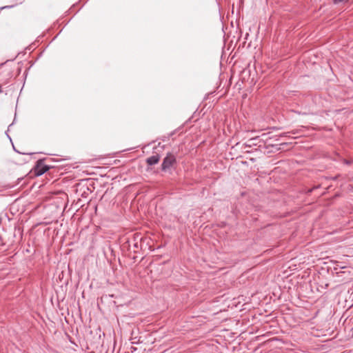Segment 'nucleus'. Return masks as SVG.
<instances>
[{
	"instance_id": "nucleus-1",
	"label": "nucleus",
	"mask_w": 353,
	"mask_h": 353,
	"mask_svg": "<svg viewBox=\"0 0 353 353\" xmlns=\"http://www.w3.org/2000/svg\"><path fill=\"white\" fill-rule=\"evenodd\" d=\"M46 159H39L34 166L30 172L31 176H39L48 171L50 168H54V165L46 163Z\"/></svg>"
},
{
	"instance_id": "nucleus-2",
	"label": "nucleus",
	"mask_w": 353,
	"mask_h": 353,
	"mask_svg": "<svg viewBox=\"0 0 353 353\" xmlns=\"http://www.w3.org/2000/svg\"><path fill=\"white\" fill-rule=\"evenodd\" d=\"M143 152L146 153L148 154H161L165 153V154H171L170 151H165V145L161 143H156L153 142L148 145L145 146L143 148Z\"/></svg>"
},
{
	"instance_id": "nucleus-3",
	"label": "nucleus",
	"mask_w": 353,
	"mask_h": 353,
	"mask_svg": "<svg viewBox=\"0 0 353 353\" xmlns=\"http://www.w3.org/2000/svg\"><path fill=\"white\" fill-rule=\"evenodd\" d=\"M147 238L143 237L140 234H134L132 240L134 252H137L139 249H143V243Z\"/></svg>"
},
{
	"instance_id": "nucleus-4",
	"label": "nucleus",
	"mask_w": 353,
	"mask_h": 353,
	"mask_svg": "<svg viewBox=\"0 0 353 353\" xmlns=\"http://www.w3.org/2000/svg\"><path fill=\"white\" fill-rule=\"evenodd\" d=\"M256 139H250L248 143L245 144L240 145L239 143H237L236 145V147L241 146V148L243 150V152L245 154H251V153H256L259 150V148H252V145H256V143H254V141H255Z\"/></svg>"
},
{
	"instance_id": "nucleus-5",
	"label": "nucleus",
	"mask_w": 353,
	"mask_h": 353,
	"mask_svg": "<svg viewBox=\"0 0 353 353\" xmlns=\"http://www.w3.org/2000/svg\"><path fill=\"white\" fill-rule=\"evenodd\" d=\"M174 162V156H166L161 165L162 170L169 169Z\"/></svg>"
},
{
	"instance_id": "nucleus-6",
	"label": "nucleus",
	"mask_w": 353,
	"mask_h": 353,
	"mask_svg": "<svg viewBox=\"0 0 353 353\" xmlns=\"http://www.w3.org/2000/svg\"><path fill=\"white\" fill-rule=\"evenodd\" d=\"M159 157L160 156H151L147 159V163L150 165H154L159 162Z\"/></svg>"
},
{
	"instance_id": "nucleus-7",
	"label": "nucleus",
	"mask_w": 353,
	"mask_h": 353,
	"mask_svg": "<svg viewBox=\"0 0 353 353\" xmlns=\"http://www.w3.org/2000/svg\"><path fill=\"white\" fill-rule=\"evenodd\" d=\"M343 161H344V163L347 164V165L352 163V160L350 161V160L344 159Z\"/></svg>"
},
{
	"instance_id": "nucleus-8",
	"label": "nucleus",
	"mask_w": 353,
	"mask_h": 353,
	"mask_svg": "<svg viewBox=\"0 0 353 353\" xmlns=\"http://www.w3.org/2000/svg\"><path fill=\"white\" fill-rule=\"evenodd\" d=\"M21 154H30V155H32V154H37V153L35 152H23V153H20Z\"/></svg>"
},
{
	"instance_id": "nucleus-9",
	"label": "nucleus",
	"mask_w": 353,
	"mask_h": 353,
	"mask_svg": "<svg viewBox=\"0 0 353 353\" xmlns=\"http://www.w3.org/2000/svg\"><path fill=\"white\" fill-rule=\"evenodd\" d=\"M317 188H318L317 186H316V187H314L312 189H310V190H308V192H312L313 191V190H314V189Z\"/></svg>"
},
{
	"instance_id": "nucleus-10",
	"label": "nucleus",
	"mask_w": 353,
	"mask_h": 353,
	"mask_svg": "<svg viewBox=\"0 0 353 353\" xmlns=\"http://www.w3.org/2000/svg\"><path fill=\"white\" fill-rule=\"evenodd\" d=\"M3 92L2 90V86L0 85V94Z\"/></svg>"
},
{
	"instance_id": "nucleus-11",
	"label": "nucleus",
	"mask_w": 353,
	"mask_h": 353,
	"mask_svg": "<svg viewBox=\"0 0 353 353\" xmlns=\"http://www.w3.org/2000/svg\"><path fill=\"white\" fill-rule=\"evenodd\" d=\"M1 223H2V218L0 216V225H1Z\"/></svg>"
}]
</instances>
